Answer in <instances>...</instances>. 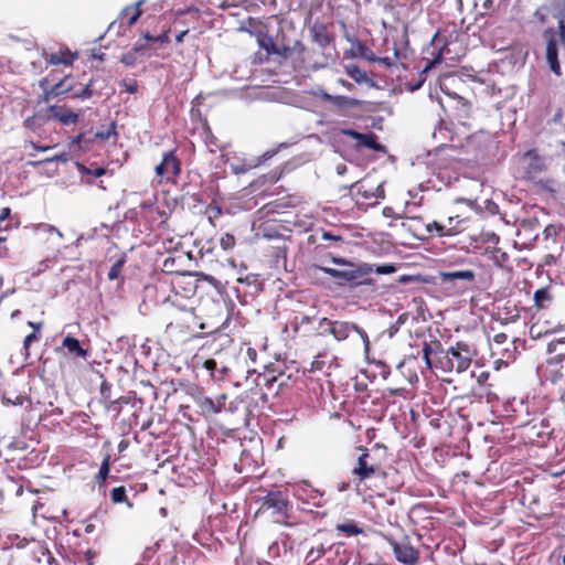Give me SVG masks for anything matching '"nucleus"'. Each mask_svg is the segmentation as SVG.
Here are the masks:
<instances>
[{
    "label": "nucleus",
    "mask_w": 565,
    "mask_h": 565,
    "mask_svg": "<svg viewBox=\"0 0 565 565\" xmlns=\"http://www.w3.org/2000/svg\"><path fill=\"white\" fill-rule=\"evenodd\" d=\"M379 446L374 448L359 447L361 451L356 466L352 470L356 487L369 490V497H385L387 491H396L402 482L396 478L397 472L385 470V457L381 456Z\"/></svg>",
    "instance_id": "1"
},
{
    "label": "nucleus",
    "mask_w": 565,
    "mask_h": 565,
    "mask_svg": "<svg viewBox=\"0 0 565 565\" xmlns=\"http://www.w3.org/2000/svg\"><path fill=\"white\" fill-rule=\"evenodd\" d=\"M437 356L435 366L443 372L462 373L469 369L473 358L477 355L476 349L465 341H457L446 351L443 349L440 341L435 340L430 343L425 342L423 347V355L426 365L431 369V355Z\"/></svg>",
    "instance_id": "2"
},
{
    "label": "nucleus",
    "mask_w": 565,
    "mask_h": 565,
    "mask_svg": "<svg viewBox=\"0 0 565 565\" xmlns=\"http://www.w3.org/2000/svg\"><path fill=\"white\" fill-rule=\"evenodd\" d=\"M168 306L169 322L167 332L174 337L191 338L198 330H204L205 326L200 321L191 302L175 292L166 300Z\"/></svg>",
    "instance_id": "3"
},
{
    "label": "nucleus",
    "mask_w": 565,
    "mask_h": 565,
    "mask_svg": "<svg viewBox=\"0 0 565 565\" xmlns=\"http://www.w3.org/2000/svg\"><path fill=\"white\" fill-rule=\"evenodd\" d=\"M308 244L313 245V257L324 266L332 263L341 266H353L351 262L342 256L350 242L345 238L340 228L321 230L308 236Z\"/></svg>",
    "instance_id": "4"
},
{
    "label": "nucleus",
    "mask_w": 565,
    "mask_h": 565,
    "mask_svg": "<svg viewBox=\"0 0 565 565\" xmlns=\"http://www.w3.org/2000/svg\"><path fill=\"white\" fill-rule=\"evenodd\" d=\"M292 505L285 491L275 490L268 491L266 495L260 499L258 513H268L275 523L289 525L291 518Z\"/></svg>",
    "instance_id": "5"
},
{
    "label": "nucleus",
    "mask_w": 565,
    "mask_h": 565,
    "mask_svg": "<svg viewBox=\"0 0 565 565\" xmlns=\"http://www.w3.org/2000/svg\"><path fill=\"white\" fill-rule=\"evenodd\" d=\"M312 268L319 269L334 279H342L348 282L351 287L361 285H373L374 279L372 278L373 265L363 263L353 269L339 270L332 267H327L318 264H313Z\"/></svg>",
    "instance_id": "6"
},
{
    "label": "nucleus",
    "mask_w": 565,
    "mask_h": 565,
    "mask_svg": "<svg viewBox=\"0 0 565 565\" xmlns=\"http://www.w3.org/2000/svg\"><path fill=\"white\" fill-rule=\"evenodd\" d=\"M319 329L321 334L332 335L337 341H344L352 332H356L364 343L369 345V337L366 332L354 323L330 320L329 318L323 317L319 320Z\"/></svg>",
    "instance_id": "7"
},
{
    "label": "nucleus",
    "mask_w": 565,
    "mask_h": 565,
    "mask_svg": "<svg viewBox=\"0 0 565 565\" xmlns=\"http://www.w3.org/2000/svg\"><path fill=\"white\" fill-rule=\"evenodd\" d=\"M158 183H175L182 173V163L177 154V149L163 152L161 161L154 167Z\"/></svg>",
    "instance_id": "8"
},
{
    "label": "nucleus",
    "mask_w": 565,
    "mask_h": 565,
    "mask_svg": "<svg viewBox=\"0 0 565 565\" xmlns=\"http://www.w3.org/2000/svg\"><path fill=\"white\" fill-rule=\"evenodd\" d=\"M514 159L522 172V177L529 181L535 180L546 170L544 159L536 149H530L522 153L519 152L514 156Z\"/></svg>",
    "instance_id": "9"
},
{
    "label": "nucleus",
    "mask_w": 565,
    "mask_h": 565,
    "mask_svg": "<svg viewBox=\"0 0 565 565\" xmlns=\"http://www.w3.org/2000/svg\"><path fill=\"white\" fill-rule=\"evenodd\" d=\"M352 191L356 202L361 204L373 205L385 196L383 184L376 183L371 179L358 181L352 185Z\"/></svg>",
    "instance_id": "10"
},
{
    "label": "nucleus",
    "mask_w": 565,
    "mask_h": 565,
    "mask_svg": "<svg viewBox=\"0 0 565 565\" xmlns=\"http://www.w3.org/2000/svg\"><path fill=\"white\" fill-rule=\"evenodd\" d=\"M193 398L200 414L204 417H210L221 413L225 408L228 395L226 393H222L215 398H212L206 396L203 391H198V393L193 395Z\"/></svg>",
    "instance_id": "11"
},
{
    "label": "nucleus",
    "mask_w": 565,
    "mask_h": 565,
    "mask_svg": "<svg viewBox=\"0 0 565 565\" xmlns=\"http://www.w3.org/2000/svg\"><path fill=\"white\" fill-rule=\"evenodd\" d=\"M332 535L333 534L329 532L318 531V533L312 539L311 545L305 558L308 565L315 564L319 561L324 563Z\"/></svg>",
    "instance_id": "12"
},
{
    "label": "nucleus",
    "mask_w": 565,
    "mask_h": 565,
    "mask_svg": "<svg viewBox=\"0 0 565 565\" xmlns=\"http://www.w3.org/2000/svg\"><path fill=\"white\" fill-rule=\"evenodd\" d=\"M395 558L404 565H416L419 561V551L411 543L408 537L392 540L390 542Z\"/></svg>",
    "instance_id": "13"
},
{
    "label": "nucleus",
    "mask_w": 565,
    "mask_h": 565,
    "mask_svg": "<svg viewBox=\"0 0 565 565\" xmlns=\"http://www.w3.org/2000/svg\"><path fill=\"white\" fill-rule=\"evenodd\" d=\"M294 494L299 501L317 508L326 503L324 492L313 488L306 481L299 482L294 487Z\"/></svg>",
    "instance_id": "14"
},
{
    "label": "nucleus",
    "mask_w": 565,
    "mask_h": 565,
    "mask_svg": "<svg viewBox=\"0 0 565 565\" xmlns=\"http://www.w3.org/2000/svg\"><path fill=\"white\" fill-rule=\"evenodd\" d=\"M337 366V358L333 353L329 351L318 353L308 370L310 374L309 380H313L312 375L317 372L321 373L323 376H329L331 370Z\"/></svg>",
    "instance_id": "15"
},
{
    "label": "nucleus",
    "mask_w": 565,
    "mask_h": 565,
    "mask_svg": "<svg viewBox=\"0 0 565 565\" xmlns=\"http://www.w3.org/2000/svg\"><path fill=\"white\" fill-rule=\"evenodd\" d=\"M329 551L327 553V558L324 563H320V565H347L350 559V553L348 552L345 544L342 542H337L334 536L332 535Z\"/></svg>",
    "instance_id": "16"
},
{
    "label": "nucleus",
    "mask_w": 565,
    "mask_h": 565,
    "mask_svg": "<svg viewBox=\"0 0 565 565\" xmlns=\"http://www.w3.org/2000/svg\"><path fill=\"white\" fill-rule=\"evenodd\" d=\"M402 226L417 239H427L430 237V227L419 215L405 216Z\"/></svg>",
    "instance_id": "17"
},
{
    "label": "nucleus",
    "mask_w": 565,
    "mask_h": 565,
    "mask_svg": "<svg viewBox=\"0 0 565 565\" xmlns=\"http://www.w3.org/2000/svg\"><path fill=\"white\" fill-rule=\"evenodd\" d=\"M55 351L57 353L65 351L64 354L71 356L72 359L86 360L88 358V349L83 348L79 340L70 334L64 337L62 345L56 348Z\"/></svg>",
    "instance_id": "18"
},
{
    "label": "nucleus",
    "mask_w": 565,
    "mask_h": 565,
    "mask_svg": "<svg viewBox=\"0 0 565 565\" xmlns=\"http://www.w3.org/2000/svg\"><path fill=\"white\" fill-rule=\"evenodd\" d=\"M564 361L553 356L546 361V365L543 369V377L553 383L557 384L565 381V365Z\"/></svg>",
    "instance_id": "19"
},
{
    "label": "nucleus",
    "mask_w": 565,
    "mask_h": 565,
    "mask_svg": "<svg viewBox=\"0 0 565 565\" xmlns=\"http://www.w3.org/2000/svg\"><path fill=\"white\" fill-rule=\"evenodd\" d=\"M313 317L308 315H296L290 321L294 338L308 337L313 331Z\"/></svg>",
    "instance_id": "20"
},
{
    "label": "nucleus",
    "mask_w": 565,
    "mask_h": 565,
    "mask_svg": "<svg viewBox=\"0 0 565 565\" xmlns=\"http://www.w3.org/2000/svg\"><path fill=\"white\" fill-rule=\"evenodd\" d=\"M344 135L356 140L359 146H363L367 149L380 151L383 146L379 143L377 136L374 132L362 134L353 129L344 130Z\"/></svg>",
    "instance_id": "21"
},
{
    "label": "nucleus",
    "mask_w": 565,
    "mask_h": 565,
    "mask_svg": "<svg viewBox=\"0 0 565 565\" xmlns=\"http://www.w3.org/2000/svg\"><path fill=\"white\" fill-rule=\"evenodd\" d=\"M456 107L455 111L449 115V118L452 124H458L461 126H469L468 120L471 118V105L462 97H456Z\"/></svg>",
    "instance_id": "22"
},
{
    "label": "nucleus",
    "mask_w": 565,
    "mask_h": 565,
    "mask_svg": "<svg viewBox=\"0 0 565 565\" xmlns=\"http://www.w3.org/2000/svg\"><path fill=\"white\" fill-rule=\"evenodd\" d=\"M50 115L63 125H72L78 121V115L66 106L52 105L49 107Z\"/></svg>",
    "instance_id": "23"
},
{
    "label": "nucleus",
    "mask_w": 565,
    "mask_h": 565,
    "mask_svg": "<svg viewBox=\"0 0 565 565\" xmlns=\"http://www.w3.org/2000/svg\"><path fill=\"white\" fill-rule=\"evenodd\" d=\"M77 58V53H73L70 49H61L58 52L51 53L46 57V62L52 65H72Z\"/></svg>",
    "instance_id": "24"
},
{
    "label": "nucleus",
    "mask_w": 565,
    "mask_h": 565,
    "mask_svg": "<svg viewBox=\"0 0 565 565\" xmlns=\"http://www.w3.org/2000/svg\"><path fill=\"white\" fill-rule=\"evenodd\" d=\"M470 223V216L463 215L462 213H455L449 215L446 221L447 227H454L451 230V236L462 233L466 231Z\"/></svg>",
    "instance_id": "25"
},
{
    "label": "nucleus",
    "mask_w": 565,
    "mask_h": 565,
    "mask_svg": "<svg viewBox=\"0 0 565 565\" xmlns=\"http://www.w3.org/2000/svg\"><path fill=\"white\" fill-rule=\"evenodd\" d=\"M476 278V274L471 269H458L450 270L446 273H441V279L445 282H454L456 280H463L469 284L473 282Z\"/></svg>",
    "instance_id": "26"
},
{
    "label": "nucleus",
    "mask_w": 565,
    "mask_h": 565,
    "mask_svg": "<svg viewBox=\"0 0 565 565\" xmlns=\"http://www.w3.org/2000/svg\"><path fill=\"white\" fill-rule=\"evenodd\" d=\"M323 99L331 103L333 106L340 109L355 108L361 105L360 100L342 95L333 96L330 94H324Z\"/></svg>",
    "instance_id": "27"
},
{
    "label": "nucleus",
    "mask_w": 565,
    "mask_h": 565,
    "mask_svg": "<svg viewBox=\"0 0 565 565\" xmlns=\"http://www.w3.org/2000/svg\"><path fill=\"white\" fill-rule=\"evenodd\" d=\"M486 253L490 254L491 260L500 268H509L511 266L510 255L497 246H488Z\"/></svg>",
    "instance_id": "28"
},
{
    "label": "nucleus",
    "mask_w": 565,
    "mask_h": 565,
    "mask_svg": "<svg viewBox=\"0 0 565 565\" xmlns=\"http://www.w3.org/2000/svg\"><path fill=\"white\" fill-rule=\"evenodd\" d=\"M142 3H143V0H139L132 6H127L126 8H124L121 10L119 18L121 20L127 19L128 26L134 25L142 14V9H141Z\"/></svg>",
    "instance_id": "29"
},
{
    "label": "nucleus",
    "mask_w": 565,
    "mask_h": 565,
    "mask_svg": "<svg viewBox=\"0 0 565 565\" xmlns=\"http://www.w3.org/2000/svg\"><path fill=\"white\" fill-rule=\"evenodd\" d=\"M546 60L552 72L561 75V65L557 60V43L551 38L546 43Z\"/></svg>",
    "instance_id": "30"
},
{
    "label": "nucleus",
    "mask_w": 565,
    "mask_h": 565,
    "mask_svg": "<svg viewBox=\"0 0 565 565\" xmlns=\"http://www.w3.org/2000/svg\"><path fill=\"white\" fill-rule=\"evenodd\" d=\"M334 529L348 537L364 533L363 527L354 520H347L343 523H338Z\"/></svg>",
    "instance_id": "31"
},
{
    "label": "nucleus",
    "mask_w": 565,
    "mask_h": 565,
    "mask_svg": "<svg viewBox=\"0 0 565 565\" xmlns=\"http://www.w3.org/2000/svg\"><path fill=\"white\" fill-rule=\"evenodd\" d=\"M313 40L321 46L326 47L332 42V35L328 32L323 24H315L312 28Z\"/></svg>",
    "instance_id": "32"
},
{
    "label": "nucleus",
    "mask_w": 565,
    "mask_h": 565,
    "mask_svg": "<svg viewBox=\"0 0 565 565\" xmlns=\"http://www.w3.org/2000/svg\"><path fill=\"white\" fill-rule=\"evenodd\" d=\"M290 206H291V204H290L289 200L277 199V200H274V201L265 204L260 211L264 212L265 215H269V214H274V213H280Z\"/></svg>",
    "instance_id": "33"
},
{
    "label": "nucleus",
    "mask_w": 565,
    "mask_h": 565,
    "mask_svg": "<svg viewBox=\"0 0 565 565\" xmlns=\"http://www.w3.org/2000/svg\"><path fill=\"white\" fill-rule=\"evenodd\" d=\"M257 43L265 50L267 57L273 55L274 52H277V43L268 33L259 32L257 34Z\"/></svg>",
    "instance_id": "34"
},
{
    "label": "nucleus",
    "mask_w": 565,
    "mask_h": 565,
    "mask_svg": "<svg viewBox=\"0 0 565 565\" xmlns=\"http://www.w3.org/2000/svg\"><path fill=\"white\" fill-rule=\"evenodd\" d=\"M547 352L554 353L555 358L565 362V337L555 338L548 342Z\"/></svg>",
    "instance_id": "35"
},
{
    "label": "nucleus",
    "mask_w": 565,
    "mask_h": 565,
    "mask_svg": "<svg viewBox=\"0 0 565 565\" xmlns=\"http://www.w3.org/2000/svg\"><path fill=\"white\" fill-rule=\"evenodd\" d=\"M551 301L552 295L550 292L548 287L537 289L534 292V306L537 310L547 308Z\"/></svg>",
    "instance_id": "36"
},
{
    "label": "nucleus",
    "mask_w": 565,
    "mask_h": 565,
    "mask_svg": "<svg viewBox=\"0 0 565 565\" xmlns=\"http://www.w3.org/2000/svg\"><path fill=\"white\" fill-rule=\"evenodd\" d=\"M147 49V45H135L130 51L121 56V62L126 66H134L138 62L139 55Z\"/></svg>",
    "instance_id": "37"
},
{
    "label": "nucleus",
    "mask_w": 565,
    "mask_h": 565,
    "mask_svg": "<svg viewBox=\"0 0 565 565\" xmlns=\"http://www.w3.org/2000/svg\"><path fill=\"white\" fill-rule=\"evenodd\" d=\"M427 225H429V227H430V237L451 236V230L454 228V227H447L446 222L440 223L437 221L428 222Z\"/></svg>",
    "instance_id": "38"
},
{
    "label": "nucleus",
    "mask_w": 565,
    "mask_h": 565,
    "mask_svg": "<svg viewBox=\"0 0 565 565\" xmlns=\"http://www.w3.org/2000/svg\"><path fill=\"white\" fill-rule=\"evenodd\" d=\"M110 465H111V457L109 454H106L102 460L99 470L95 477L96 482L98 484H103L106 479L108 478L109 471H110Z\"/></svg>",
    "instance_id": "39"
},
{
    "label": "nucleus",
    "mask_w": 565,
    "mask_h": 565,
    "mask_svg": "<svg viewBox=\"0 0 565 565\" xmlns=\"http://www.w3.org/2000/svg\"><path fill=\"white\" fill-rule=\"evenodd\" d=\"M51 94L53 96H60L62 94H67L73 92V85L68 84V77L61 79L58 83L54 84L51 88Z\"/></svg>",
    "instance_id": "40"
},
{
    "label": "nucleus",
    "mask_w": 565,
    "mask_h": 565,
    "mask_svg": "<svg viewBox=\"0 0 565 565\" xmlns=\"http://www.w3.org/2000/svg\"><path fill=\"white\" fill-rule=\"evenodd\" d=\"M128 399L124 396L117 399H110L108 403L103 404L105 409L108 412H114L115 416H118L121 412V404H127Z\"/></svg>",
    "instance_id": "41"
},
{
    "label": "nucleus",
    "mask_w": 565,
    "mask_h": 565,
    "mask_svg": "<svg viewBox=\"0 0 565 565\" xmlns=\"http://www.w3.org/2000/svg\"><path fill=\"white\" fill-rule=\"evenodd\" d=\"M110 499L115 504L128 502L126 488L124 486L114 488L110 491Z\"/></svg>",
    "instance_id": "42"
},
{
    "label": "nucleus",
    "mask_w": 565,
    "mask_h": 565,
    "mask_svg": "<svg viewBox=\"0 0 565 565\" xmlns=\"http://www.w3.org/2000/svg\"><path fill=\"white\" fill-rule=\"evenodd\" d=\"M125 256H121L119 259H117L110 267L109 271H108V279L109 280H115V279H118L121 275V271H122V267L125 265Z\"/></svg>",
    "instance_id": "43"
},
{
    "label": "nucleus",
    "mask_w": 565,
    "mask_h": 565,
    "mask_svg": "<svg viewBox=\"0 0 565 565\" xmlns=\"http://www.w3.org/2000/svg\"><path fill=\"white\" fill-rule=\"evenodd\" d=\"M347 73L356 83H362L367 79L366 73L356 65L349 66Z\"/></svg>",
    "instance_id": "44"
},
{
    "label": "nucleus",
    "mask_w": 565,
    "mask_h": 565,
    "mask_svg": "<svg viewBox=\"0 0 565 565\" xmlns=\"http://www.w3.org/2000/svg\"><path fill=\"white\" fill-rule=\"evenodd\" d=\"M93 79H90L82 89L71 92L72 98L87 99L93 96Z\"/></svg>",
    "instance_id": "45"
},
{
    "label": "nucleus",
    "mask_w": 565,
    "mask_h": 565,
    "mask_svg": "<svg viewBox=\"0 0 565 565\" xmlns=\"http://www.w3.org/2000/svg\"><path fill=\"white\" fill-rule=\"evenodd\" d=\"M205 214L207 215L209 221L214 225L213 221L222 215V209L215 201H213L206 206Z\"/></svg>",
    "instance_id": "46"
},
{
    "label": "nucleus",
    "mask_w": 565,
    "mask_h": 565,
    "mask_svg": "<svg viewBox=\"0 0 565 565\" xmlns=\"http://www.w3.org/2000/svg\"><path fill=\"white\" fill-rule=\"evenodd\" d=\"M202 128H203V135H204V139H205V143L207 146H215V147H218V140L217 138L213 135L212 132V129L207 122V120H204L203 125H202Z\"/></svg>",
    "instance_id": "47"
},
{
    "label": "nucleus",
    "mask_w": 565,
    "mask_h": 565,
    "mask_svg": "<svg viewBox=\"0 0 565 565\" xmlns=\"http://www.w3.org/2000/svg\"><path fill=\"white\" fill-rule=\"evenodd\" d=\"M40 339H41V332H38V331L36 332L32 331L30 334H28L24 338L23 350H24L25 358L30 356V349H31L32 343L40 341Z\"/></svg>",
    "instance_id": "48"
},
{
    "label": "nucleus",
    "mask_w": 565,
    "mask_h": 565,
    "mask_svg": "<svg viewBox=\"0 0 565 565\" xmlns=\"http://www.w3.org/2000/svg\"><path fill=\"white\" fill-rule=\"evenodd\" d=\"M100 403L105 404L111 399V384L107 380H103L99 386Z\"/></svg>",
    "instance_id": "49"
},
{
    "label": "nucleus",
    "mask_w": 565,
    "mask_h": 565,
    "mask_svg": "<svg viewBox=\"0 0 565 565\" xmlns=\"http://www.w3.org/2000/svg\"><path fill=\"white\" fill-rule=\"evenodd\" d=\"M479 241L484 244L497 246L500 242V237L494 232H481L479 234Z\"/></svg>",
    "instance_id": "50"
},
{
    "label": "nucleus",
    "mask_w": 565,
    "mask_h": 565,
    "mask_svg": "<svg viewBox=\"0 0 565 565\" xmlns=\"http://www.w3.org/2000/svg\"><path fill=\"white\" fill-rule=\"evenodd\" d=\"M116 124L111 122L106 129H100L95 134V138L99 140H108L111 136H116Z\"/></svg>",
    "instance_id": "51"
},
{
    "label": "nucleus",
    "mask_w": 565,
    "mask_h": 565,
    "mask_svg": "<svg viewBox=\"0 0 565 565\" xmlns=\"http://www.w3.org/2000/svg\"><path fill=\"white\" fill-rule=\"evenodd\" d=\"M220 244H221V247L224 249V250H230L232 248H234L235 244H236V239L234 237L233 234L231 233H224L221 238H220Z\"/></svg>",
    "instance_id": "52"
},
{
    "label": "nucleus",
    "mask_w": 565,
    "mask_h": 565,
    "mask_svg": "<svg viewBox=\"0 0 565 565\" xmlns=\"http://www.w3.org/2000/svg\"><path fill=\"white\" fill-rule=\"evenodd\" d=\"M273 55H276V56H279L282 58L291 57L294 55L292 51H291V45H287V44L278 45L277 44V52H274Z\"/></svg>",
    "instance_id": "53"
},
{
    "label": "nucleus",
    "mask_w": 565,
    "mask_h": 565,
    "mask_svg": "<svg viewBox=\"0 0 565 565\" xmlns=\"http://www.w3.org/2000/svg\"><path fill=\"white\" fill-rule=\"evenodd\" d=\"M396 270V266L392 264H385L376 267L373 266V274L375 273L379 275H388L395 273Z\"/></svg>",
    "instance_id": "54"
},
{
    "label": "nucleus",
    "mask_w": 565,
    "mask_h": 565,
    "mask_svg": "<svg viewBox=\"0 0 565 565\" xmlns=\"http://www.w3.org/2000/svg\"><path fill=\"white\" fill-rule=\"evenodd\" d=\"M120 86L124 87L128 93L135 94L138 90V83L136 79H131L129 82L122 81Z\"/></svg>",
    "instance_id": "55"
},
{
    "label": "nucleus",
    "mask_w": 565,
    "mask_h": 565,
    "mask_svg": "<svg viewBox=\"0 0 565 565\" xmlns=\"http://www.w3.org/2000/svg\"><path fill=\"white\" fill-rule=\"evenodd\" d=\"M83 168H84L83 172L85 174H90L95 178L103 177L106 173V168H104V167H97L95 169L85 168V167H83Z\"/></svg>",
    "instance_id": "56"
},
{
    "label": "nucleus",
    "mask_w": 565,
    "mask_h": 565,
    "mask_svg": "<svg viewBox=\"0 0 565 565\" xmlns=\"http://www.w3.org/2000/svg\"><path fill=\"white\" fill-rule=\"evenodd\" d=\"M386 392H387V395L391 397H394V396L406 397L407 390L404 387H394V388L390 387L386 390Z\"/></svg>",
    "instance_id": "57"
},
{
    "label": "nucleus",
    "mask_w": 565,
    "mask_h": 565,
    "mask_svg": "<svg viewBox=\"0 0 565 565\" xmlns=\"http://www.w3.org/2000/svg\"><path fill=\"white\" fill-rule=\"evenodd\" d=\"M306 50L307 49L301 41H295L294 44L291 45L292 54H297L299 56H302Z\"/></svg>",
    "instance_id": "58"
},
{
    "label": "nucleus",
    "mask_w": 565,
    "mask_h": 565,
    "mask_svg": "<svg viewBox=\"0 0 565 565\" xmlns=\"http://www.w3.org/2000/svg\"><path fill=\"white\" fill-rule=\"evenodd\" d=\"M280 377H281V374L279 376H275V375L268 376V375L264 374L263 375V380H264L263 385L270 388L276 382H278V380Z\"/></svg>",
    "instance_id": "59"
},
{
    "label": "nucleus",
    "mask_w": 565,
    "mask_h": 565,
    "mask_svg": "<svg viewBox=\"0 0 565 565\" xmlns=\"http://www.w3.org/2000/svg\"><path fill=\"white\" fill-rule=\"evenodd\" d=\"M492 341L497 345L504 344L508 341V335L504 332H499V333L493 335Z\"/></svg>",
    "instance_id": "60"
},
{
    "label": "nucleus",
    "mask_w": 565,
    "mask_h": 565,
    "mask_svg": "<svg viewBox=\"0 0 565 565\" xmlns=\"http://www.w3.org/2000/svg\"><path fill=\"white\" fill-rule=\"evenodd\" d=\"M217 364H216V361L213 360V359H207L203 362V367L205 370H207L209 372H211V374L213 373V371L216 369Z\"/></svg>",
    "instance_id": "61"
},
{
    "label": "nucleus",
    "mask_w": 565,
    "mask_h": 565,
    "mask_svg": "<svg viewBox=\"0 0 565 565\" xmlns=\"http://www.w3.org/2000/svg\"><path fill=\"white\" fill-rule=\"evenodd\" d=\"M294 225L300 230L308 231L310 226L312 225L310 220H303V221H295Z\"/></svg>",
    "instance_id": "62"
},
{
    "label": "nucleus",
    "mask_w": 565,
    "mask_h": 565,
    "mask_svg": "<svg viewBox=\"0 0 565 565\" xmlns=\"http://www.w3.org/2000/svg\"><path fill=\"white\" fill-rule=\"evenodd\" d=\"M477 382L481 385L486 384L487 381L489 380L490 377V372L489 371H482L480 372L477 376Z\"/></svg>",
    "instance_id": "63"
},
{
    "label": "nucleus",
    "mask_w": 565,
    "mask_h": 565,
    "mask_svg": "<svg viewBox=\"0 0 565 565\" xmlns=\"http://www.w3.org/2000/svg\"><path fill=\"white\" fill-rule=\"evenodd\" d=\"M154 41L159 43H170L169 30L156 36Z\"/></svg>",
    "instance_id": "64"
}]
</instances>
